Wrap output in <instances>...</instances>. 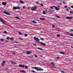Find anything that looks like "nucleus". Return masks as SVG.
<instances>
[{
    "label": "nucleus",
    "mask_w": 73,
    "mask_h": 73,
    "mask_svg": "<svg viewBox=\"0 0 73 73\" xmlns=\"http://www.w3.org/2000/svg\"><path fill=\"white\" fill-rule=\"evenodd\" d=\"M4 33H5V34H6L7 33H8V32H7V31H5L4 32Z\"/></svg>",
    "instance_id": "21"
},
{
    "label": "nucleus",
    "mask_w": 73,
    "mask_h": 73,
    "mask_svg": "<svg viewBox=\"0 0 73 73\" xmlns=\"http://www.w3.org/2000/svg\"><path fill=\"white\" fill-rule=\"evenodd\" d=\"M13 9L16 10V9H20V8L19 7H14L13 8Z\"/></svg>",
    "instance_id": "5"
},
{
    "label": "nucleus",
    "mask_w": 73,
    "mask_h": 73,
    "mask_svg": "<svg viewBox=\"0 0 73 73\" xmlns=\"http://www.w3.org/2000/svg\"><path fill=\"white\" fill-rule=\"evenodd\" d=\"M48 12V10H46V12Z\"/></svg>",
    "instance_id": "53"
},
{
    "label": "nucleus",
    "mask_w": 73,
    "mask_h": 73,
    "mask_svg": "<svg viewBox=\"0 0 73 73\" xmlns=\"http://www.w3.org/2000/svg\"><path fill=\"white\" fill-rule=\"evenodd\" d=\"M66 19H73V17H66Z\"/></svg>",
    "instance_id": "8"
},
{
    "label": "nucleus",
    "mask_w": 73,
    "mask_h": 73,
    "mask_svg": "<svg viewBox=\"0 0 73 73\" xmlns=\"http://www.w3.org/2000/svg\"><path fill=\"white\" fill-rule=\"evenodd\" d=\"M13 54H15V53H13Z\"/></svg>",
    "instance_id": "54"
},
{
    "label": "nucleus",
    "mask_w": 73,
    "mask_h": 73,
    "mask_svg": "<svg viewBox=\"0 0 73 73\" xmlns=\"http://www.w3.org/2000/svg\"><path fill=\"white\" fill-rule=\"evenodd\" d=\"M40 20H44V19H43V18H40Z\"/></svg>",
    "instance_id": "24"
},
{
    "label": "nucleus",
    "mask_w": 73,
    "mask_h": 73,
    "mask_svg": "<svg viewBox=\"0 0 73 73\" xmlns=\"http://www.w3.org/2000/svg\"><path fill=\"white\" fill-rule=\"evenodd\" d=\"M54 8H55V9L56 10H58V8L57 7H56V6H54Z\"/></svg>",
    "instance_id": "10"
},
{
    "label": "nucleus",
    "mask_w": 73,
    "mask_h": 73,
    "mask_svg": "<svg viewBox=\"0 0 73 73\" xmlns=\"http://www.w3.org/2000/svg\"><path fill=\"white\" fill-rule=\"evenodd\" d=\"M14 39V38H13V37L11 38H10V40H13Z\"/></svg>",
    "instance_id": "33"
},
{
    "label": "nucleus",
    "mask_w": 73,
    "mask_h": 73,
    "mask_svg": "<svg viewBox=\"0 0 73 73\" xmlns=\"http://www.w3.org/2000/svg\"><path fill=\"white\" fill-rule=\"evenodd\" d=\"M3 13L5 14H6V15H11V14L9 13H8L5 11H4L3 12Z\"/></svg>",
    "instance_id": "6"
},
{
    "label": "nucleus",
    "mask_w": 73,
    "mask_h": 73,
    "mask_svg": "<svg viewBox=\"0 0 73 73\" xmlns=\"http://www.w3.org/2000/svg\"><path fill=\"white\" fill-rule=\"evenodd\" d=\"M58 7H60L59 6H58Z\"/></svg>",
    "instance_id": "57"
},
{
    "label": "nucleus",
    "mask_w": 73,
    "mask_h": 73,
    "mask_svg": "<svg viewBox=\"0 0 73 73\" xmlns=\"http://www.w3.org/2000/svg\"><path fill=\"white\" fill-rule=\"evenodd\" d=\"M71 48H73V47L71 46Z\"/></svg>",
    "instance_id": "56"
},
{
    "label": "nucleus",
    "mask_w": 73,
    "mask_h": 73,
    "mask_svg": "<svg viewBox=\"0 0 73 73\" xmlns=\"http://www.w3.org/2000/svg\"><path fill=\"white\" fill-rule=\"evenodd\" d=\"M70 36H73V34H70Z\"/></svg>",
    "instance_id": "31"
},
{
    "label": "nucleus",
    "mask_w": 73,
    "mask_h": 73,
    "mask_svg": "<svg viewBox=\"0 0 73 73\" xmlns=\"http://www.w3.org/2000/svg\"><path fill=\"white\" fill-rule=\"evenodd\" d=\"M37 49H39V50H43L42 48H38Z\"/></svg>",
    "instance_id": "16"
},
{
    "label": "nucleus",
    "mask_w": 73,
    "mask_h": 73,
    "mask_svg": "<svg viewBox=\"0 0 73 73\" xmlns=\"http://www.w3.org/2000/svg\"><path fill=\"white\" fill-rule=\"evenodd\" d=\"M19 34L21 35H23V34H22V33H21V32H19Z\"/></svg>",
    "instance_id": "30"
},
{
    "label": "nucleus",
    "mask_w": 73,
    "mask_h": 73,
    "mask_svg": "<svg viewBox=\"0 0 73 73\" xmlns=\"http://www.w3.org/2000/svg\"><path fill=\"white\" fill-rule=\"evenodd\" d=\"M25 69H28V66H25Z\"/></svg>",
    "instance_id": "20"
},
{
    "label": "nucleus",
    "mask_w": 73,
    "mask_h": 73,
    "mask_svg": "<svg viewBox=\"0 0 73 73\" xmlns=\"http://www.w3.org/2000/svg\"><path fill=\"white\" fill-rule=\"evenodd\" d=\"M6 70H8V68L6 69Z\"/></svg>",
    "instance_id": "62"
},
{
    "label": "nucleus",
    "mask_w": 73,
    "mask_h": 73,
    "mask_svg": "<svg viewBox=\"0 0 73 73\" xmlns=\"http://www.w3.org/2000/svg\"><path fill=\"white\" fill-rule=\"evenodd\" d=\"M61 72L62 73H65V72H64V71H61Z\"/></svg>",
    "instance_id": "37"
},
{
    "label": "nucleus",
    "mask_w": 73,
    "mask_h": 73,
    "mask_svg": "<svg viewBox=\"0 0 73 73\" xmlns=\"http://www.w3.org/2000/svg\"><path fill=\"white\" fill-rule=\"evenodd\" d=\"M35 57L36 58H37V56L36 55H35Z\"/></svg>",
    "instance_id": "48"
},
{
    "label": "nucleus",
    "mask_w": 73,
    "mask_h": 73,
    "mask_svg": "<svg viewBox=\"0 0 73 73\" xmlns=\"http://www.w3.org/2000/svg\"><path fill=\"white\" fill-rule=\"evenodd\" d=\"M43 14H44V15H46V13H45V11H43Z\"/></svg>",
    "instance_id": "26"
},
{
    "label": "nucleus",
    "mask_w": 73,
    "mask_h": 73,
    "mask_svg": "<svg viewBox=\"0 0 73 73\" xmlns=\"http://www.w3.org/2000/svg\"><path fill=\"white\" fill-rule=\"evenodd\" d=\"M25 37H27V36H28V35L27 34H25Z\"/></svg>",
    "instance_id": "34"
},
{
    "label": "nucleus",
    "mask_w": 73,
    "mask_h": 73,
    "mask_svg": "<svg viewBox=\"0 0 73 73\" xmlns=\"http://www.w3.org/2000/svg\"><path fill=\"white\" fill-rule=\"evenodd\" d=\"M51 64H52V65H53V66H55V65H54V64H53V62H51Z\"/></svg>",
    "instance_id": "25"
},
{
    "label": "nucleus",
    "mask_w": 73,
    "mask_h": 73,
    "mask_svg": "<svg viewBox=\"0 0 73 73\" xmlns=\"http://www.w3.org/2000/svg\"><path fill=\"white\" fill-rule=\"evenodd\" d=\"M70 13H73V11H70Z\"/></svg>",
    "instance_id": "29"
},
{
    "label": "nucleus",
    "mask_w": 73,
    "mask_h": 73,
    "mask_svg": "<svg viewBox=\"0 0 73 73\" xmlns=\"http://www.w3.org/2000/svg\"><path fill=\"white\" fill-rule=\"evenodd\" d=\"M60 54H65V53L63 52H60Z\"/></svg>",
    "instance_id": "19"
},
{
    "label": "nucleus",
    "mask_w": 73,
    "mask_h": 73,
    "mask_svg": "<svg viewBox=\"0 0 73 73\" xmlns=\"http://www.w3.org/2000/svg\"><path fill=\"white\" fill-rule=\"evenodd\" d=\"M14 43H18V42H13Z\"/></svg>",
    "instance_id": "43"
},
{
    "label": "nucleus",
    "mask_w": 73,
    "mask_h": 73,
    "mask_svg": "<svg viewBox=\"0 0 73 73\" xmlns=\"http://www.w3.org/2000/svg\"><path fill=\"white\" fill-rule=\"evenodd\" d=\"M64 8H67V6L66 5H65L64 6Z\"/></svg>",
    "instance_id": "39"
},
{
    "label": "nucleus",
    "mask_w": 73,
    "mask_h": 73,
    "mask_svg": "<svg viewBox=\"0 0 73 73\" xmlns=\"http://www.w3.org/2000/svg\"><path fill=\"white\" fill-rule=\"evenodd\" d=\"M56 36H57V37H60V35H56Z\"/></svg>",
    "instance_id": "32"
},
{
    "label": "nucleus",
    "mask_w": 73,
    "mask_h": 73,
    "mask_svg": "<svg viewBox=\"0 0 73 73\" xmlns=\"http://www.w3.org/2000/svg\"><path fill=\"white\" fill-rule=\"evenodd\" d=\"M66 33L67 35H70V34H69V33L68 32H67Z\"/></svg>",
    "instance_id": "36"
},
{
    "label": "nucleus",
    "mask_w": 73,
    "mask_h": 73,
    "mask_svg": "<svg viewBox=\"0 0 73 73\" xmlns=\"http://www.w3.org/2000/svg\"><path fill=\"white\" fill-rule=\"evenodd\" d=\"M34 39L35 40V41H37L38 42L40 41V40L38 39V38H36V36L34 37Z\"/></svg>",
    "instance_id": "3"
},
{
    "label": "nucleus",
    "mask_w": 73,
    "mask_h": 73,
    "mask_svg": "<svg viewBox=\"0 0 73 73\" xmlns=\"http://www.w3.org/2000/svg\"><path fill=\"white\" fill-rule=\"evenodd\" d=\"M58 1H60V0H57Z\"/></svg>",
    "instance_id": "59"
},
{
    "label": "nucleus",
    "mask_w": 73,
    "mask_h": 73,
    "mask_svg": "<svg viewBox=\"0 0 73 73\" xmlns=\"http://www.w3.org/2000/svg\"><path fill=\"white\" fill-rule=\"evenodd\" d=\"M40 5H41V6H43V4H42V3H41Z\"/></svg>",
    "instance_id": "47"
},
{
    "label": "nucleus",
    "mask_w": 73,
    "mask_h": 73,
    "mask_svg": "<svg viewBox=\"0 0 73 73\" xmlns=\"http://www.w3.org/2000/svg\"><path fill=\"white\" fill-rule=\"evenodd\" d=\"M37 7L36 6H34L33 7L31 8V10L32 11H36L37 9Z\"/></svg>",
    "instance_id": "2"
},
{
    "label": "nucleus",
    "mask_w": 73,
    "mask_h": 73,
    "mask_svg": "<svg viewBox=\"0 0 73 73\" xmlns=\"http://www.w3.org/2000/svg\"><path fill=\"white\" fill-rule=\"evenodd\" d=\"M50 8L51 9H53V7L51 6L50 7Z\"/></svg>",
    "instance_id": "44"
},
{
    "label": "nucleus",
    "mask_w": 73,
    "mask_h": 73,
    "mask_svg": "<svg viewBox=\"0 0 73 73\" xmlns=\"http://www.w3.org/2000/svg\"><path fill=\"white\" fill-rule=\"evenodd\" d=\"M2 4L3 5H7V3L5 2H2Z\"/></svg>",
    "instance_id": "13"
},
{
    "label": "nucleus",
    "mask_w": 73,
    "mask_h": 73,
    "mask_svg": "<svg viewBox=\"0 0 73 73\" xmlns=\"http://www.w3.org/2000/svg\"><path fill=\"white\" fill-rule=\"evenodd\" d=\"M23 8H26V7H25V6H23Z\"/></svg>",
    "instance_id": "38"
},
{
    "label": "nucleus",
    "mask_w": 73,
    "mask_h": 73,
    "mask_svg": "<svg viewBox=\"0 0 73 73\" xmlns=\"http://www.w3.org/2000/svg\"><path fill=\"white\" fill-rule=\"evenodd\" d=\"M11 62L12 64H13V65H15V64H17V63H16L13 62V61H11Z\"/></svg>",
    "instance_id": "12"
},
{
    "label": "nucleus",
    "mask_w": 73,
    "mask_h": 73,
    "mask_svg": "<svg viewBox=\"0 0 73 73\" xmlns=\"http://www.w3.org/2000/svg\"><path fill=\"white\" fill-rule=\"evenodd\" d=\"M19 67H20V68H24V67H25V66L24 65H23L22 64H19Z\"/></svg>",
    "instance_id": "7"
},
{
    "label": "nucleus",
    "mask_w": 73,
    "mask_h": 73,
    "mask_svg": "<svg viewBox=\"0 0 73 73\" xmlns=\"http://www.w3.org/2000/svg\"><path fill=\"white\" fill-rule=\"evenodd\" d=\"M55 16H56V17H58V18H60V16H58L57 15H56Z\"/></svg>",
    "instance_id": "23"
},
{
    "label": "nucleus",
    "mask_w": 73,
    "mask_h": 73,
    "mask_svg": "<svg viewBox=\"0 0 73 73\" xmlns=\"http://www.w3.org/2000/svg\"><path fill=\"white\" fill-rule=\"evenodd\" d=\"M41 39L42 40H44V39L43 38H41Z\"/></svg>",
    "instance_id": "40"
},
{
    "label": "nucleus",
    "mask_w": 73,
    "mask_h": 73,
    "mask_svg": "<svg viewBox=\"0 0 73 73\" xmlns=\"http://www.w3.org/2000/svg\"><path fill=\"white\" fill-rule=\"evenodd\" d=\"M36 4H40V3H39V2H36Z\"/></svg>",
    "instance_id": "42"
},
{
    "label": "nucleus",
    "mask_w": 73,
    "mask_h": 73,
    "mask_svg": "<svg viewBox=\"0 0 73 73\" xmlns=\"http://www.w3.org/2000/svg\"><path fill=\"white\" fill-rule=\"evenodd\" d=\"M15 19H20V18H19L18 17H15Z\"/></svg>",
    "instance_id": "27"
},
{
    "label": "nucleus",
    "mask_w": 73,
    "mask_h": 73,
    "mask_svg": "<svg viewBox=\"0 0 73 73\" xmlns=\"http://www.w3.org/2000/svg\"><path fill=\"white\" fill-rule=\"evenodd\" d=\"M60 5H62V3H61Z\"/></svg>",
    "instance_id": "58"
},
{
    "label": "nucleus",
    "mask_w": 73,
    "mask_h": 73,
    "mask_svg": "<svg viewBox=\"0 0 73 73\" xmlns=\"http://www.w3.org/2000/svg\"><path fill=\"white\" fill-rule=\"evenodd\" d=\"M57 58H58V59H59L60 58L59 57H57Z\"/></svg>",
    "instance_id": "49"
},
{
    "label": "nucleus",
    "mask_w": 73,
    "mask_h": 73,
    "mask_svg": "<svg viewBox=\"0 0 73 73\" xmlns=\"http://www.w3.org/2000/svg\"><path fill=\"white\" fill-rule=\"evenodd\" d=\"M1 41H4V39H1Z\"/></svg>",
    "instance_id": "41"
},
{
    "label": "nucleus",
    "mask_w": 73,
    "mask_h": 73,
    "mask_svg": "<svg viewBox=\"0 0 73 73\" xmlns=\"http://www.w3.org/2000/svg\"><path fill=\"white\" fill-rule=\"evenodd\" d=\"M63 4H65V2H63Z\"/></svg>",
    "instance_id": "50"
},
{
    "label": "nucleus",
    "mask_w": 73,
    "mask_h": 73,
    "mask_svg": "<svg viewBox=\"0 0 73 73\" xmlns=\"http://www.w3.org/2000/svg\"><path fill=\"white\" fill-rule=\"evenodd\" d=\"M71 8H73V6H72L71 7Z\"/></svg>",
    "instance_id": "51"
},
{
    "label": "nucleus",
    "mask_w": 73,
    "mask_h": 73,
    "mask_svg": "<svg viewBox=\"0 0 73 73\" xmlns=\"http://www.w3.org/2000/svg\"><path fill=\"white\" fill-rule=\"evenodd\" d=\"M26 53L27 54H30V52L28 51Z\"/></svg>",
    "instance_id": "22"
},
{
    "label": "nucleus",
    "mask_w": 73,
    "mask_h": 73,
    "mask_svg": "<svg viewBox=\"0 0 73 73\" xmlns=\"http://www.w3.org/2000/svg\"><path fill=\"white\" fill-rule=\"evenodd\" d=\"M40 44H42V45H44V46H45V44L44 43L41 42H40Z\"/></svg>",
    "instance_id": "15"
},
{
    "label": "nucleus",
    "mask_w": 73,
    "mask_h": 73,
    "mask_svg": "<svg viewBox=\"0 0 73 73\" xmlns=\"http://www.w3.org/2000/svg\"><path fill=\"white\" fill-rule=\"evenodd\" d=\"M21 72H22V73H25V71H24V70H21Z\"/></svg>",
    "instance_id": "17"
},
{
    "label": "nucleus",
    "mask_w": 73,
    "mask_h": 73,
    "mask_svg": "<svg viewBox=\"0 0 73 73\" xmlns=\"http://www.w3.org/2000/svg\"><path fill=\"white\" fill-rule=\"evenodd\" d=\"M19 2H20L21 4H25V2L23 1H19Z\"/></svg>",
    "instance_id": "11"
},
{
    "label": "nucleus",
    "mask_w": 73,
    "mask_h": 73,
    "mask_svg": "<svg viewBox=\"0 0 73 73\" xmlns=\"http://www.w3.org/2000/svg\"><path fill=\"white\" fill-rule=\"evenodd\" d=\"M27 9H29V7L27 8Z\"/></svg>",
    "instance_id": "55"
},
{
    "label": "nucleus",
    "mask_w": 73,
    "mask_h": 73,
    "mask_svg": "<svg viewBox=\"0 0 73 73\" xmlns=\"http://www.w3.org/2000/svg\"><path fill=\"white\" fill-rule=\"evenodd\" d=\"M52 27L53 28H55V26H54V25H53V26H52Z\"/></svg>",
    "instance_id": "46"
},
{
    "label": "nucleus",
    "mask_w": 73,
    "mask_h": 73,
    "mask_svg": "<svg viewBox=\"0 0 73 73\" xmlns=\"http://www.w3.org/2000/svg\"><path fill=\"white\" fill-rule=\"evenodd\" d=\"M10 37H7L6 38V39H7V40H9V39H10Z\"/></svg>",
    "instance_id": "18"
},
{
    "label": "nucleus",
    "mask_w": 73,
    "mask_h": 73,
    "mask_svg": "<svg viewBox=\"0 0 73 73\" xmlns=\"http://www.w3.org/2000/svg\"><path fill=\"white\" fill-rule=\"evenodd\" d=\"M6 63V62L5 61H3L2 62V63H1V65L2 66H4V64H5Z\"/></svg>",
    "instance_id": "9"
},
{
    "label": "nucleus",
    "mask_w": 73,
    "mask_h": 73,
    "mask_svg": "<svg viewBox=\"0 0 73 73\" xmlns=\"http://www.w3.org/2000/svg\"><path fill=\"white\" fill-rule=\"evenodd\" d=\"M20 39H21V40H22V39H21V38Z\"/></svg>",
    "instance_id": "63"
},
{
    "label": "nucleus",
    "mask_w": 73,
    "mask_h": 73,
    "mask_svg": "<svg viewBox=\"0 0 73 73\" xmlns=\"http://www.w3.org/2000/svg\"><path fill=\"white\" fill-rule=\"evenodd\" d=\"M31 72H33V73H35V71L32 70L31 71Z\"/></svg>",
    "instance_id": "35"
},
{
    "label": "nucleus",
    "mask_w": 73,
    "mask_h": 73,
    "mask_svg": "<svg viewBox=\"0 0 73 73\" xmlns=\"http://www.w3.org/2000/svg\"><path fill=\"white\" fill-rule=\"evenodd\" d=\"M66 10H67V11H69V9H66Z\"/></svg>",
    "instance_id": "52"
},
{
    "label": "nucleus",
    "mask_w": 73,
    "mask_h": 73,
    "mask_svg": "<svg viewBox=\"0 0 73 73\" xmlns=\"http://www.w3.org/2000/svg\"><path fill=\"white\" fill-rule=\"evenodd\" d=\"M33 69H35V70H36L37 71H39L40 70H41L42 71H43L44 70L41 68H38V67H32Z\"/></svg>",
    "instance_id": "1"
},
{
    "label": "nucleus",
    "mask_w": 73,
    "mask_h": 73,
    "mask_svg": "<svg viewBox=\"0 0 73 73\" xmlns=\"http://www.w3.org/2000/svg\"><path fill=\"white\" fill-rule=\"evenodd\" d=\"M70 31L71 32H73V29H71Z\"/></svg>",
    "instance_id": "45"
},
{
    "label": "nucleus",
    "mask_w": 73,
    "mask_h": 73,
    "mask_svg": "<svg viewBox=\"0 0 73 73\" xmlns=\"http://www.w3.org/2000/svg\"><path fill=\"white\" fill-rule=\"evenodd\" d=\"M52 9H50V10L48 11V12H52Z\"/></svg>",
    "instance_id": "28"
},
{
    "label": "nucleus",
    "mask_w": 73,
    "mask_h": 73,
    "mask_svg": "<svg viewBox=\"0 0 73 73\" xmlns=\"http://www.w3.org/2000/svg\"><path fill=\"white\" fill-rule=\"evenodd\" d=\"M3 36H5V35H3Z\"/></svg>",
    "instance_id": "60"
},
{
    "label": "nucleus",
    "mask_w": 73,
    "mask_h": 73,
    "mask_svg": "<svg viewBox=\"0 0 73 73\" xmlns=\"http://www.w3.org/2000/svg\"><path fill=\"white\" fill-rule=\"evenodd\" d=\"M0 21H1L3 24H5V22L4 21V20L1 18H0Z\"/></svg>",
    "instance_id": "4"
},
{
    "label": "nucleus",
    "mask_w": 73,
    "mask_h": 73,
    "mask_svg": "<svg viewBox=\"0 0 73 73\" xmlns=\"http://www.w3.org/2000/svg\"><path fill=\"white\" fill-rule=\"evenodd\" d=\"M32 22L33 23H34V24L37 23V22L35 21H32Z\"/></svg>",
    "instance_id": "14"
},
{
    "label": "nucleus",
    "mask_w": 73,
    "mask_h": 73,
    "mask_svg": "<svg viewBox=\"0 0 73 73\" xmlns=\"http://www.w3.org/2000/svg\"><path fill=\"white\" fill-rule=\"evenodd\" d=\"M35 46H36V44H35Z\"/></svg>",
    "instance_id": "61"
}]
</instances>
